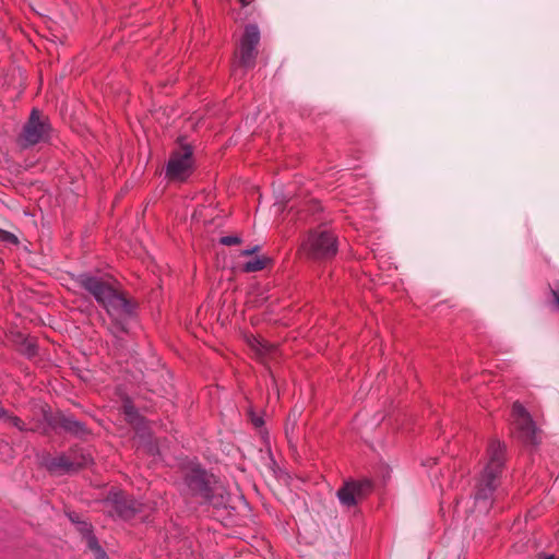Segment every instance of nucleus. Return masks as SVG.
Returning a JSON list of instances; mask_svg holds the SVG:
<instances>
[{"label":"nucleus","mask_w":559,"mask_h":559,"mask_svg":"<svg viewBox=\"0 0 559 559\" xmlns=\"http://www.w3.org/2000/svg\"><path fill=\"white\" fill-rule=\"evenodd\" d=\"M82 527L80 530L84 533H91V526L87 523H81ZM87 547L94 554L95 559H106L105 551L98 545L95 536L87 535Z\"/></svg>","instance_id":"obj_14"},{"label":"nucleus","mask_w":559,"mask_h":559,"mask_svg":"<svg viewBox=\"0 0 559 559\" xmlns=\"http://www.w3.org/2000/svg\"><path fill=\"white\" fill-rule=\"evenodd\" d=\"M185 484L189 495L200 498L204 502L221 506L224 501V487L214 475L206 473L198 464H190L185 468Z\"/></svg>","instance_id":"obj_3"},{"label":"nucleus","mask_w":559,"mask_h":559,"mask_svg":"<svg viewBox=\"0 0 559 559\" xmlns=\"http://www.w3.org/2000/svg\"><path fill=\"white\" fill-rule=\"evenodd\" d=\"M255 345L259 346L257 348L258 350H260V347L264 348V345L260 341H258V340H254V344L252 346L255 347Z\"/></svg>","instance_id":"obj_24"},{"label":"nucleus","mask_w":559,"mask_h":559,"mask_svg":"<svg viewBox=\"0 0 559 559\" xmlns=\"http://www.w3.org/2000/svg\"><path fill=\"white\" fill-rule=\"evenodd\" d=\"M260 43V29L255 24H248L240 39L239 48L235 55V66L233 75L238 74V70L251 69L255 64L258 56V46Z\"/></svg>","instance_id":"obj_5"},{"label":"nucleus","mask_w":559,"mask_h":559,"mask_svg":"<svg viewBox=\"0 0 559 559\" xmlns=\"http://www.w3.org/2000/svg\"><path fill=\"white\" fill-rule=\"evenodd\" d=\"M7 417V411L0 406V418Z\"/></svg>","instance_id":"obj_25"},{"label":"nucleus","mask_w":559,"mask_h":559,"mask_svg":"<svg viewBox=\"0 0 559 559\" xmlns=\"http://www.w3.org/2000/svg\"><path fill=\"white\" fill-rule=\"evenodd\" d=\"M192 148L187 144L174 151L167 164V176L173 180H186L192 174Z\"/></svg>","instance_id":"obj_7"},{"label":"nucleus","mask_w":559,"mask_h":559,"mask_svg":"<svg viewBox=\"0 0 559 559\" xmlns=\"http://www.w3.org/2000/svg\"><path fill=\"white\" fill-rule=\"evenodd\" d=\"M221 243L224 246L239 245L241 239L238 236H225L221 238Z\"/></svg>","instance_id":"obj_20"},{"label":"nucleus","mask_w":559,"mask_h":559,"mask_svg":"<svg viewBox=\"0 0 559 559\" xmlns=\"http://www.w3.org/2000/svg\"><path fill=\"white\" fill-rule=\"evenodd\" d=\"M549 305L552 309L559 310V280L549 285Z\"/></svg>","instance_id":"obj_16"},{"label":"nucleus","mask_w":559,"mask_h":559,"mask_svg":"<svg viewBox=\"0 0 559 559\" xmlns=\"http://www.w3.org/2000/svg\"><path fill=\"white\" fill-rule=\"evenodd\" d=\"M259 250H260V246H253L252 248L242 250L240 254L243 257H248V255L254 254Z\"/></svg>","instance_id":"obj_21"},{"label":"nucleus","mask_w":559,"mask_h":559,"mask_svg":"<svg viewBox=\"0 0 559 559\" xmlns=\"http://www.w3.org/2000/svg\"><path fill=\"white\" fill-rule=\"evenodd\" d=\"M28 352H29V354H34L35 353V348L34 347H29Z\"/></svg>","instance_id":"obj_27"},{"label":"nucleus","mask_w":559,"mask_h":559,"mask_svg":"<svg viewBox=\"0 0 559 559\" xmlns=\"http://www.w3.org/2000/svg\"><path fill=\"white\" fill-rule=\"evenodd\" d=\"M372 489L373 484L370 479L346 480L336 495L342 506L352 508L366 499Z\"/></svg>","instance_id":"obj_10"},{"label":"nucleus","mask_w":559,"mask_h":559,"mask_svg":"<svg viewBox=\"0 0 559 559\" xmlns=\"http://www.w3.org/2000/svg\"><path fill=\"white\" fill-rule=\"evenodd\" d=\"M52 128L47 116L34 108L16 138V144L22 150L37 144L47 143L51 139Z\"/></svg>","instance_id":"obj_4"},{"label":"nucleus","mask_w":559,"mask_h":559,"mask_svg":"<svg viewBox=\"0 0 559 559\" xmlns=\"http://www.w3.org/2000/svg\"><path fill=\"white\" fill-rule=\"evenodd\" d=\"M43 463L49 472L57 474L76 472L79 465V463L71 461V456L67 453L57 456L47 455Z\"/></svg>","instance_id":"obj_12"},{"label":"nucleus","mask_w":559,"mask_h":559,"mask_svg":"<svg viewBox=\"0 0 559 559\" xmlns=\"http://www.w3.org/2000/svg\"><path fill=\"white\" fill-rule=\"evenodd\" d=\"M537 559H558L554 555H539Z\"/></svg>","instance_id":"obj_23"},{"label":"nucleus","mask_w":559,"mask_h":559,"mask_svg":"<svg viewBox=\"0 0 559 559\" xmlns=\"http://www.w3.org/2000/svg\"><path fill=\"white\" fill-rule=\"evenodd\" d=\"M251 416V421L252 424L255 426V427H261L263 425V419L259 416H255L253 414L250 415Z\"/></svg>","instance_id":"obj_22"},{"label":"nucleus","mask_w":559,"mask_h":559,"mask_svg":"<svg viewBox=\"0 0 559 559\" xmlns=\"http://www.w3.org/2000/svg\"><path fill=\"white\" fill-rule=\"evenodd\" d=\"M512 426L516 437L528 444L537 443V430L531 415L519 402L512 406Z\"/></svg>","instance_id":"obj_9"},{"label":"nucleus","mask_w":559,"mask_h":559,"mask_svg":"<svg viewBox=\"0 0 559 559\" xmlns=\"http://www.w3.org/2000/svg\"><path fill=\"white\" fill-rule=\"evenodd\" d=\"M301 250L310 259H330L337 252L336 237L325 229L313 230L302 242Z\"/></svg>","instance_id":"obj_6"},{"label":"nucleus","mask_w":559,"mask_h":559,"mask_svg":"<svg viewBox=\"0 0 559 559\" xmlns=\"http://www.w3.org/2000/svg\"><path fill=\"white\" fill-rule=\"evenodd\" d=\"M506 457V443L496 438L490 439L486 450L485 466L479 475L474 493L476 503H484V509H487L493 500V493L500 484V476L504 468Z\"/></svg>","instance_id":"obj_2"},{"label":"nucleus","mask_w":559,"mask_h":559,"mask_svg":"<svg viewBox=\"0 0 559 559\" xmlns=\"http://www.w3.org/2000/svg\"><path fill=\"white\" fill-rule=\"evenodd\" d=\"M239 1H240V3L242 4V7L248 5V4H249V2H250L249 0H239Z\"/></svg>","instance_id":"obj_26"},{"label":"nucleus","mask_w":559,"mask_h":559,"mask_svg":"<svg viewBox=\"0 0 559 559\" xmlns=\"http://www.w3.org/2000/svg\"><path fill=\"white\" fill-rule=\"evenodd\" d=\"M46 419L52 429L57 430L60 428L63 431L78 438H84L90 433L88 429L83 423L75 420L72 416L66 415L63 413H58L55 416L46 417Z\"/></svg>","instance_id":"obj_11"},{"label":"nucleus","mask_w":559,"mask_h":559,"mask_svg":"<svg viewBox=\"0 0 559 559\" xmlns=\"http://www.w3.org/2000/svg\"><path fill=\"white\" fill-rule=\"evenodd\" d=\"M123 409H124V414L127 415V417L129 418L130 421H134L138 418V413H136L135 408L133 407V405H131L130 403H126L123 405Z\"/></svg>","instance_id":"obj_19"},{"label":"nucleus","mask_w":559,"mask_h":559,"mask_svg":"<svg viewBox=\"0 0 559 559\" xmlns=\"http://www.w3.org/2000/svg\"><path fill=\"white\" fill-rule=\"evenodd\" d=\"M142 504L123 492H110L104 500L105 511L123 520H129L141 512Z\"/></svg>","instance_id":"obj_8"},{"label":"nucleus","mask_w":559,"mask_h":559,"mask_svg":"<svg viewBox=\"0 0 559 559\" xmlns=\"http://www.w3.org/2000/svg\"><path fill=\"white\" fill-rule=\"evenodd\" d=\"M67 455L71 456V461L79 463L78 471L88 466L93 461L91 453L81 448L71 449L69 452H67Z\"/></svg>","instance_id":"obj_13"},{"label":"nucleus","mask_w":559,"mask_h":559,"mask_svg":"<svg viewBox=\"0 0 559 559\" xmlns=\"http://www.w3.org/2000/svg\"><path fill=\"white\" fill-rule=\"evenodd\" d=\"M76 283L106 310L114 335L128 332V323L135 316L136 304L127 297L116 281L108 276L82 273L78 275Z\"/></svg>","instance_id":"obj_1"},{"label":"nucleus","mask_w":559,"mask_h":559,"mask_svg":"<svg viewBox=\"0 0 559 559\" xmlns=\"http://www.w3.org/2000/svg\"><path fill=\"white\" fill-rule=\"evenodd\" d=\"M270 262L271 259L267 257H255L253 260L248 261L242 265V271L246 273L262 271Z\"/></svg>","instance_id":"obj_15"},{"label":"nucleus","mask_w":559,"mask_h":559,"mask_svg":"<svg viewBox=\"0 0 559 559\" xmlns=\"http://www.w3.org/2000/svg\"><path fill=\"white\" fill-rule=\"evenodd\" d=\"M3 419L8 420L12 426L16 427L20 431H25V424L23 420L16 416H11L7 413V417Z\"/></svg>","instance_id":"obj_18"},{"label":"nucleus","mask_w":559,"mask_h":559,"mask_svg":"<svg viewBox=\"0 0 559 559\" xmlns=\"http://www.w3.org/2000/svg\"><path fill=\"white\" fill-rule=\"evenodd\" d=\"M0 241L5 242V243H11V245L19 243V239L14 234L3 230V229H0Z\"/></svg>","instance_id":"obj_17"}]
</instances>
